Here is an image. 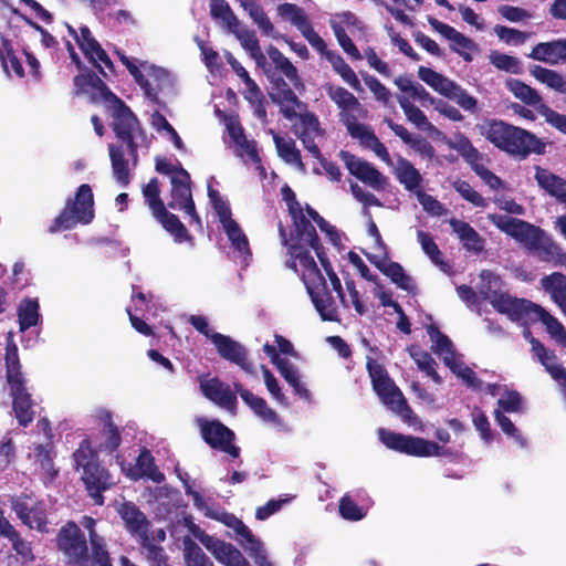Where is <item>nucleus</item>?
<instances>
[{"label": "nucleus", "instance_id": "obj_64", "mask_svg": "<svg viewBox=\"0 0 566 566\" xmlns=\"http://www.w3.org/2000/svg\"><path fill=\"white\" fill-rule=\"evenodd\" d=\"M151 125L157 130L167 132V134H169V136H170V139H171L174 146L177 149H179V150L185 149V144H184L181 137L179 136L177 130L172 127V125L167 120V118L160 112L156 111L151 115Z\"/></svg>", "mask_w": 566, "mask_h": 566}, {"label": "nucleus", "instance_id": "obj_9", "mask_svg": "<svg viewBox=\"0 0 566 566\" xmlns=\"http://www.w3.org/2000/svg\"><path fill=\"white\" fill-rule=\"evenodd\" d=\"M367 369L371 379L373 388L380 401L392 412L398 415L405 422L413 424L419 422L418 417L408 406L401 390L389 377L387 370L374 359H368Z\"/></svg>", "mask_w": 566, "mask_h": 566}, {"label": "nucleus", "instance_id": "obj_2", "mask_svg": "<svg viewBox=\"0 0 566 566\" xmlns=\"http://www.w3.org/2000/svg\"><path fill=\"white\" fill-rule=\"evenodd\" d=\"M491 222L501 231L518 241L528 254L542 262L565 264L566 253L539 227L522 219L502 214H490Z\"/></svg>", "mask_w": 566, "mask_h": 566}, {"label": "nucleus", "instance_id": "obj_11", "mask_svg": "<svg viewBox=\"0 0 566 566\" xmlns=\"http://www.w3.org/2000/svg\"><path fill=\"white\" fill-rule=\"evenodd\" d=\"M69 34L73 36L80 50L87 59V61L97 70L98 74L109 80L115 76V65L107 52L102 48L101 43L93 36L90 28L83 25L80 28V33L70 24L66 23Z\"/></svg>", "mask_w": 566, "mask_h": 566}, {"label": "nucleus", "instance_id": "obj_1", "mask_svg": "<svg viewBox=\"0 0 566 566\" xmlns=\"http://www.w3.org/2000/svg\"><path fill=\"white\" fill-rule=\"evenodd\" d=\"M290 217L293 228L289 237L285 227L279 223L282 243L287 247L286 266L300 274L303 283H326L311 254V250L321 243L315 227L303 210Z\"/></svg>", "mask_w": 566, "mask_h": 566}, {"label": "nucleus", "instance_id": "obj_25", "mask_svg": "<svg viewBox=\"0 0 566 566\" xmlns=\"http://www.w3.org/2000/svg\"><path fill=\"white\" fill-rule=\"evenodd\" d=\"M106 107L112 111V128L118 139L134 135L137 130L144 133L136 115L118 96L111 101Z\"/></svg>", "mask_w": 566, "mask_h": 566}, {"label": "nucleus", "instance_id": "obj_30", "mask_svg": "<svg viewBox=\"0 0 566 566\" xmlns=\"http://www.w3.org/2000/svg\"><path fill=\"white\" fill-rule=\"evenodd\" d=\"M527 56L551 65L566 63V38L537 43Z\"/></svg>", "mask_w": 566, "mask_h": 566}, {"label": "nucleus", "instance_id": "obj_34", "mask_svg": "<svg viewBox=\"0 0 566 566\" xmlns=\"http://www.w3.org/2000/svg\"><path fill=\"white\" fill-rule=\"evenodd\" d=\"M384 123L387 124L396 136L421 156L429 159L434 156V148L427 138L422 136L413 137L403 125L395 123L390 117H385Z\"/></svg>", "mask_w": 566, "mask_h": 566}, {"label": "nucleus", "instance_id": "obj_33", "mask_svg": "<svg viewBox=\"0 0 566 566\" xmlns=\"http://www.w3.org/2000/svg\"><path fill=\"white\" fill-rule=\"evenodd\" d=\"M53 457V448L50 444H39L34 449V470L45 485L53 483L59 474Z\"/></svg>", "mask_w": 566, "mask_h": 566}, {"label": "nucleus", "instance_id": "obj_60", "mask_svg": "<svg viewBox=\"0 0 566 566\" xmlns=\"http://www.w3.org/2000/svg\"><path fill=\"white\" fill-rule=\"evenodd\" d=\"M418 241L423 252L430 258V260L438 266L444 270L447 265L442 259V252L438 244L434 242L430 233L419 230L417 233Z\"/></svg>", "mask_w": 566, "mask_h": 566}, {"label": "nucleus", "instance_id": "obj_32", "mask_svg": "<svg viewBox=\"0 0 566 566\" xmlns=\"http://www.w3.org/2000/svg\"><path fill=\"white\" fill-rule=\"evenodd\" d=\"M126 474L133 480L147 478L155 483H161L165 480V475L159 471L153 454L147 449L142 450L137 457L136 465L129 467Z\"/></svg>", "mask_w": 566, "mask_h": 566}, {"label": "nucleus", "instance_id": "obj_61", "mask_svg": "<svg viewBox=\"0 0 566 566\" xmlns=\"http://www.w3.org/2000/svg\"><path fill=\"white\" fill-rule=\"evenodd\" d=\"M143 196L153 214L166 207L160 197V184L156 177L151 178L148 184L143 187Z\"/></svg>", "mask_w": 566, "mask_h": 566}, {"label": "nucleus", "instance_id": "obj_63", "mask_svg": "<svg viewBox=\"0 0 566 566\" xmlns=\"http://www.w3.org/2000/svg\"><path fill=\"white\" fill-rule=\"evenodd\" d=\"M446 97L454 101L464 111H474L478 105L476 98L470 95L464 88H462L455 82L452 83L451 87L446 94Z\"/></svg>", "mask_w": 566, "mask_h": 566}, {"label": "nucleus", "instance_id": "obj_17", "mask_svg": "<svg viewBox=\"0 0 566 566\" xmlns=\"http://www.w3.org/2000/svg\"><path fill=\"white\" fill-rule=\"evenodd\" d=\"M192 535L213 555L223 566H251L241 552L232 544L205 533L199 526L190 527Z\"/></svg>", "mask_w": 566, "mask_h": 566}, {"label": "nucleus", "instance_id": "obj_10", "mask_svg": "<svg viewBox=\"0 0 566 566\" xmlns=\"http://www.w3.org/2000/svg\"><path fill=\"white\" fill-rule=\"evenodd\" d=\"M94 217V195L91 186L83 184L77 188L74 197L66 200L64 208L54 218L48 231L56 233L73 229L78 223L90 224Z\"/></svg>", "mask_w": 566, "mask_h": 566}, {"label": "nucleus", "instance_id": "obj_5", "mask_svg": "<svg viewBox=\"0 0 566 566\" xmlns=\"http://www.w3.org/2000/svg\"><path fill=\"white\" fill-rule=\"evenodd\" d=\"M492 306L511 321L521 324H528L541 321L551 335L559 345L566 347V331L564 326L541 306L524 298H516L507 293H495L490 296Z\"/></svg>", "mask_w": 566, "mask_h": 566}, {"label": "nucleus", "instance_id": "obj_42", "mask_svg": "<svg viewBox=\"0 0 566 566\" xmlns=\"http://www.w3.org/2000/svg\"><path fill=\"white\" fill-rule=\"evenodd\" d=\"M229 32L237 36L242 48L250 53L251 57L259 66H263L265 64L266 59L261 51L259 40L254 31L242 28L240 23L237 28L230 29Z\"/></svg>", "mask_w": 566, "mask_h": 566}, {"label": "nucleus", "instance_id": "obj_18", "mask_svg": "<svg viewBox=\"0 0 566 566\" xmlns=\"http://www.w3.org/2000/svg\"><path fill=\"white\" fill-rule=\"evenodd\" d=\"M306 290L323 321H337V298L347 306L343 285H306Z\"/></svg>", "mask_w": 566, "mask_h": 566}, {"label": "nucleus", "instance_id": "obj_50", "mask_svg": "<svg viewBox=\"0 0 566 566\" xmlns=\"http://www.w3.org/2000/svg\"><path fill=\"white\" fill-rule=\"evenodd\" d=\"M210 15L222 21L228 31L240 24V20L226 0H210Z\"/></svg>", "mask_w": 566, "mask_h": 566}, {"label": "nucleus", "instance_id": "obj_28", "mask_svg": "<svg viewBox=\"0 0 566 566\" xmlns=\"http://www.w3.org/2000/svg\"><path fill=\"white\" fill-rule=\"evenodd\" d=\"M428 23L434 31L439 32L447 40L451 41L450 48L453 52L458 53L467 62L472 61V56L468 52L476 50V44L472 39L465 36L453 27L443 23L431 15H428Z\"/></svg>", "mask_w": 566, "mask_h": 566}, {"label": "nucleus", "instance_id": "obj_15", "mask_svg": "<svg viewBox=\"0 0 566 566\" xmlns=\"http://www.w3.org/2000/svg\"><path fill=\"white\" fill-rule=\"evenodd\" d=\"M56 544L69 564L83 566L87 562V543L74 522H67L59 532Z\"/></svg>", "mask_w": 566, "mask_h": 566}, {"label": "nucleus", "instance_id": "obj_52", "mask_svg": "<svg viewBox=\"0 0 566 566\" xmlns=\"http://www.w3.org/2000/svg\"><path fill=\"white\" fill-rule=\"evenodd\" d=\"M277 13L283 19L289 20L293 25H295L300 32L311 24L304 10L294 3L285 2L279 4Z\"/></svg>", "mask_w": 566, "mask_h": 566}, {"label": "nucleus", "instance_id": "obj_35", "mask_svg": "<svg viewBox=\"0 0 566 566\" xmlns=\"http://www.w3.org/2000/svg\"><path fill=\"white\" fill-rule=\"evenodd\" d=\"M273 142L277 156L287 165L294 166L301 174L307 172L306 166L302 160L300 149L296 147L295 140L292 138H284L271 129Z\"/></svg>", "mask_w": 566, "mask_h": 566}, {"label": "nucleus", "instance_id": "obj_45", "mask_svg": "<svg viewBox=\"0 0 566 566\" xmlns=\"http://www.w3.org/2000/svg\"><path fill=\"white\" fill-rule=\"evenodd\" d=\"M108 150L114 178L120 186H128L130 182V171L128 160L124 156L122 146L111 144Z\"/></svg>", "mask_w": 566, "mask_h": 566}, {"label": "nucleus", "instance_id": "obj_53", "mask_svg": "<svg viewBox=\"0 0 566 566\" xmlns=\"http://www.w3.org/2000/svg\"><path fill=\"white\" fill-rule=\"evenodd\" d=\"M184 562L185 566H214L201 547L189 537L184 539Z\"/></svg>", "mask_w": 566, "mask_h": 566}, {"label": "nucleus", "instance_id": "obj_43", "mask_svg": "<svg viewBox=\"0 0 566 566\" xmlns=\"http://www.w3.org/2000/svg\"><path fill=\"white\" fill-rule=\"evenodd\" d=\"M153 216L168 233L174 235L176 241L182 242L191 239L187 228L180 221L178 216L169 212L166 207L158 210Z\"/></svg>", "mask_w": 566, "mask_h": 566}, {"label": "nucleus", "instance_id": "obj_57", "mask_svg": "<svg viewBox=\"0 0 566 566\" xmlns=\"http://www.w3.org/2000/svg\"><path fill=\"white\" fill-rule=\"evenodd\" d=\"M450 370L455 374L459 378H461L469 387H472L478 390H482V381L476 377V374L468 367L463 360L461 355L458 356L454 360L447 365Z\"/></svg>", "mask_w": 566, "mask_h": 566}, {"label": "nucleus", "instance_id": "obj_55", "mask_svg": "<svg viewBox=\"0 0 566 566\" xmlns=\"http://www.w3.org/2000/svg\"><path fill=\"white\" fill-rule=\"evenodd\" d=\"M0 60H1L3 69L7 72H8V62H9L13 72L19 77H23V75H24L23 66L14 53L11 41L3 35H0Z\"/></svg>", "mask_w": 566, "mask_h": 566}, {"label": "nucleus", "instance_id": "obj_23", "mask_svg": "<svg viewBox=\"0 0 566 566\" xmlns=\"http://www.w3.org/2000/svg\"><path fill=\"white\" fill-rule=\"evenodd\" d=\"M342 122L352 138L358 139L364 147L371 149L386 164H391L387 147L379 140L370 126L358 123L356 116L350 114H345Z\"/></svg>", "mask_w": 566, "mask_h": 566}, {"label": "nucleus", "instance_id": "obj_14", "mask_svg": "<svg viewBox=\"0 0 566 566\" xmlns=\"http://www.w3.org/2000/svg\"><path fill=\"white\" fill-rule=\"evenodd\" d=\"M170 201L168 208L181 210L189 217L190 224L201 227V219L196 211V205L191 191V178L185 168L179 169V175L171 176Z\"/></svg>", "mask_w": 566, "mask_h": 566}, {"label": "nucleus", "instance_id": "obj_22", "mask_svg": "<svg viewBox=\"0 0 566 566\" xmlns=\"http://www.w3.org/2000/svg\"><path fill=\"white\" fill-rule=\"evenodd\" d=\"M115 510L124 522L126 531L138 542L150 539V522L133 502H117Z\"/></svg>", "mask_w": 566, "mask_h": 566}, {"label": "nucleus", "instance_id": "obj_4", "mask_svg": "<svg viewBox=\"0 0 566 566\" xmlns=\"http://www.w3.org/2000/svg\"><path fill=\"white\" fill-rule=\"evenodd\" d=\"M480 132L494 147L521 160L532 154L544 155L546 153V144L543 139L527 129L502 119H485Z\"/></svg>", "mask_w": 566, "mask_h": 566}, {"label": "nucleus", "instance_id": "obj_59", "mask_svg": "<svg viewBox=\"0 0 566 566\" xmlns=\"http://www.w3.org/2000/svg\"><path fill=\"white\" fill-rule=\"evenodd\" d=\"M398 103L410 123L416 125L418 128L431 127V123L428 120L424 113L419 107L413 105L407 97L399 96Z\"/></svg>", "mask_w": 566, "mask_h": 566}, {"label": "nucleus", "instance_id": "obj_6", "mask_svg": "<svg viewBox=\"0 0 566 566\" xmlns=\"http://www.w3.org/2000/svg\"><path fill=\"white\" fill-rule=\"evenodd\" d=\"M73 459L75 469L81 472V479L95 504L103 505L104 496L102 493L114 485L115 481L109 472L101 465L90 439L81 441L73 453Z\"/></svg>", "mask_w": 566, "mask_h": 566}, {"label": "nucleus", "instance_id": "obj_44", "mask_svg": "<svg viewBox=\"0 0 566 566\" xmlns=\"http://www.w3.org/2000/svg\"><path fill=\"white\" fill-rule=\"evenodd\" d=\"M325 91L328 97L343 111L342 117L345 114H349L350 111H358L361 104L357 97L342 86H334L333 84H326Z\"/></svg>", "mask_w": 566, "mask_h": 566}, {"label": "nucleus", "instance_id": "obj_49", "mask_svg": "<svg viewBox=\"0 0 566 566\" xmlns=\"http://www.w3.org/2000/svg\"><path fill=\"white\" fill-rule=\"evenodd\" d=\"M409 354L420 370L426 373V375L430 377L436 384L442 382V378L434 369L436 361L429 353L422 350L419 347L411 346L409 348Z\"/></svg>", "mask_w": 566, "mask_h": 566}, {"label": "nucleus", "instance_id": "obj_7", "mask_svg": "<svg viewBox=\"0 0 566 566\" xmlns=\"http://www.w3.org/2000/svg\"><path fill=\"white\" fill-rule=\"evenodd\" d=\"M6 369L7 380L13 398V411L19 423L27 427L33 420V411L30 394L25 388V380L21 373V365L18 354V347L14 343L12 333L8 334L6 345Z\"/></svg>", "mask_w": 566, "mask_h": 566}, {"label": "nucleus", "instance_id": "obj_48", "mask_svg": "<svg viewBox=\"0 0 566 566\" xmlns=\"http://www.w3.org/2000/svg\"><path fill=\"white\" fill-rule=\"evenodd\" d=\"M418 76L432 90H434L436 92L443 96H446L447 92L454 82L427 66H419Z\"/></svg>", "mask_w": 566, "mask_h": 566}, {"label": "nucleus", "instance_id": "obj_12", "mask_svg": "<svg viewBox=\"0 0 566 566\" xmlns=\"http://www.w3.org/2000/svg\"><path fill=\"white\" fill-rule=\"evenodd\" d=\"M506 88L526 105L533 106L536 112L545 117L546 123L566 135V115L559 114L543 103L541 94L532 86L518 78H509Z\"/></svg>", "mask_w": 566, "mask_h": 566}, {"label": "nucleus", "instance_id": "obj_29", "mask_svg": "<svg viewBox=\"0 0 566 566\" xmlns=\"http://www.w3.org/2000/svg\"><path fill=\"white\" fill-rule=\"evenodd\" d=\"M233 387L244 403L253 411V413L260 418L263 422L273 424L275 427H283V421L280 416L273 410L266 402L265 399L259 397L245 389L242 384L234 382Z\"/></svg>", "mask_w": 566, "mask_h": 566}, {"label": "nucleus", "instance_id": "obj_37", "mask_svg": "<svg viewBox=\"0 0 566 566\" xmlns=\"http://www.w3.org/2000/svg\"><path fill=\"white\" fill-rule=\"evenodd\" d=\"M452 230L457 233L458 238L463 242V247L468 251L480 253L484 249V239L471 227L468 222L452 218L449 221Z\"/></svg>", "mask_w": 566, "mask_h": 566}, {"label": "nucleus", "instance_id": "obj_54", "mask_svg": "<svg viewBox=\"0 0 566 566\" xmlns=\"http://www.w3.org/2000/svg\"><path fill=\"white\" fill-rule=\"evenodd\" d=\"M219 221L222 223L223 229L233 248L238 251H248L249 241L238 222L232 219L231 214H229L227 218L220 219Z\"/></svg>", "mask_w": 566, "mask_h": 566}, {"label": "nucleus", "instance_id": "obj_51", "mask_svg": "<svg viewBox=\"0 0 566 566\" xmlns=\"http://www.w3.org/2000/svg\"><path fill=\"white\" fill-rule=\"evenodd\" d=\"M327 59L333 65L334 71L355 91H361V84L354 70L345 60L336 53L327 54Z\"/></svg>", "mask_w": 566, "mask_h": 566}, {"label": "nucleus", "instance_id": "obj_21", "mask_svg": "<svg viewBox=\"0 0 566 566\" xmlns=\"http://www.w3.org/2000/svg\"><path fill=\"white\" fill-rule=\"evenodd\" d=\"M271 101L280 107L284 118L291 120L297 116L296 109L305 108V104L297 97L295 92L282 76H271Z\"/></svg>", "mask_w": 566, "mask_h": 566}, {"label": "nucleus", "instance_id": "obj_40", "mask_svg": "<svg viewBox=\"0 0 566 566\" xmlns=\"http://www.w3.org/2000/svg\"><path fill=\"white\" fill-rule=\"evenodd\" d=\"M268 54L271 61L275 64V67L286 76L296 91L301 93L305 90V85L298 75L297 69L277 48L270 45Z\"/></svg>", "mask_w": 566, "mask_h": 566}, {"label": "nucleus", "instance_id": "obj_3", "mask_svg": "<svg viewBox=\"0 0 566 566\" xmlns=\"http://www.w3.org/2000/svg\"><path fill=\"white\" fill-rule=\"evenodd\" d=\"M480 132L494 147L521 160L532 154L544 155L546 153V144L543 139L527 129L502 119H485Z\"/></svg>", "mask_w": 566, "mask_h": 566}, {"label": "nucleus", "instance_id": "obj_62", "mask_svg": "<svg viewBox=\"0 0 566 566\" xmlns=\"http://www.w3.org/2000/svg\"><path fill=\"white\" fill-rule=\"evenodd\" d=\"M494 419L501 430L509 437L514 439V441L521 447L526 448L527 441L521 434L520 430L514 426V423L507 418L502 410H494L493 412Z\"/></svg>", "mask_w": 566, "mask_h": 566}, {"label": "nucleus", "instance_id": "obj_56", "mask_svg": "<svg viewBox=\"0 0 566 566\" xmlns=\"http://www.w3.org/2000/svg\"><path fill=\"white\" fill-rule=\"evenodd\" d=\"M449 146L455 149L463 157V159L470 165L471 169L482 160L481 153L464 135H460L457 143H449Z\"/></svg>", "mask_w": 566, "mask_h": 566}, {"label": "nucleus", "instance_id": "obj_38", "mask_svg": "<svg viewBox=\"0 0 566 566\" xmlns=\"http://www.w3.org/2000/svg\"><path fill=\"white\" fill-rule=\"evenodd\" d=\"M17 316L21 333L40 325L42 323V315L39 301L30 297L23 298L17 307Z\"/></svg>", "mask_w": 566, "mask_h": 566}, {"label": "nucleus", "instance_id": "obj_8", "mask_svg": "<svg viewBox=\"0 0 566 566\" xmlns=\"http://www.w3.org/2000/svg\"><path fill=\"white\" fill-rule=\"evenodd\" d=\"M205 516L219 521L234 532L233 538L247 551L258 566H272L266 558L263 544L251 533L249 527L235 515L226 512L216 502L207 500L198 510Z\"/></svg>", "mask_w": 566, "mask_h": 566}, {"label": "nucleus", "instance_id": "obj_47", "mask_svg": "<svg viewBox=\"0 0 566 566\" xmlns=\"http://www.w3.org/2000/svg\"><path fill=\"white\" fill-rule=\"evenodd\" d=\"M480 291L475 292L471 285H458L457 293L459 297L469 306L479 305L482 301H489L495 293H503L501 290H493V285H480Z\"/></svg>", "mask_w": 566, "mask_h": 566}, {"label": "nucleus", "instance_id": "obj_26", "mask_svg": "<svg viewBox=\"0 0 566 566\" xmlns=\"http://www.w3.org/2000/svg\"><path fill=\"white\" fill-rule=\"evenodd\" d=\"M200 390L203 396L230 412L237 409V391L218 378H199Z\"/></svg>", "mask_w": 566, "mask_h": 566}, {"label": "nucleus", "instance_id": "obj_31", "mask_svg": "<svg viewBox=\"0 0 566 566\" xmlns=\"http://www.w3.org/2000/svg\"><path fill=\"white\" fill-rule=\"evenodd\" d=\"M151 302L153 296L146 295L143 292H136L135 289H133L132 294V306L127 307V314L129 316V321L132 323V326L140 334L145 336L153 335L151 327L140 317H138V314L144 312H149L151 310Z\"/></svg>", "mask_w": 566, "mask_h": 566}, {"label": "nucleus", "instance_id": "obj_16", "mask_svg": "<svg viewBox=\"0 0 566 566\" xmlns=\"http://www.w3.org/2000/svg\"><path fill=\"white\" fill-rule=\"evenodd\" d=\"M73 95L88 97L93 104L104 103L105 106L116 98L104 80L92 69H85L73 77Z\"/></svg>", "mask_w": 566, "mask_h": 566}, {"label": "nucleus", "instance_id": "obj_39", "mask_svg": "<svg viewBox=\"0 0 566 566\" xmlns=\"http://www.w3.org/2000/svg\"><path fill=\"white\" fill-rule=\"evenodd\" d=\"M395 176L406 190L416 193L421 190L422 176L408 159L398 158Z\"/></svg>", "mask_w": 566, "mask_h": 566}, {"label": "nucleus", "instance_id": "obj_19", "mask_svg": "<svg viewBox=\"0 0 566 566\" xmlns=\"http://www.w3.org/2000/svg\"><path fill=\"white\" fill-rule=\"evenodd\" d=\"M339 157L344 161L348 171L358 180L377 191L386 188L388 184L387 177L384 176L373 164L347 150H340Z\"/></svg>", "mask_w": 566, "mask_h": 566}, {"label": "nucleus", "instance_id": "obj_36", "mask_svg": "<svg viewBox=\"0 0 566 566\" xmlns=\"http://www.w3.org/2000/svg\"><path fill=\"white\" fill-rule=\"evenodd\" d=\"M537 185L549 196L555 197L560 202L566 203V180L548 169L541 166L535 167L534 176Z\"/></svg>", "mask_w": 566, "mask_h": 566}, {"label": "nucleus", "instance_id": "obj_13", "mask_svg": "<svg viewBox=\"0 0 566 566\" xmlns=\"http://www.w3.org/2000/svg\"><path fill=\"white\" fill-rule=\"evenodd\" d=\"M380 441L389 449L403 452L413 457L441 455V448L432 441L423 438L406 436L387 429H379Z\"/></svg>", "mask_w": 566, "mask_h": 566}, {"label": "nucleus", "instance_id": "obj_46", "mask_svg": "<svg viewBox=\"0 0 566 566\" xmlns=\"http://www.w3.org/2000/svg\"><path fill=\"white\" fill-rule=\"evenodd\" d=\"M530 73L547 87L558 93L566 94V78L557 71L541 65H533L530 69Z\"/></svg>", "mask_w": 566, "mask_h": 566}, {"label": "nucleus", "instance_id": "obj_24", "mask_svg": "<svg viewBox=\"0 0 566 566\" xmlns=\"http://www.w3.org/2000/svg\"><path fill=\"white\" fill-rule=\"evenodd\" d=\"M12 509L28 527L46 532L48 518L44 503L30 496H20L12 500Z\"/></svg>", "mask_w": 566, "mask_h": 566}, {"label": "nucleus", "instance_id": "obj_27", "mask_svg": "<svg viewBox=\"0 0 566 566\" xmlns=\"http://www.w3.org/2000/svg\"><path fill=\"white\" fill-rule=\"evenodd\" d=\"M211 342L222 358L240 366L247 374H254V367L248 360V353L240 343L220 333L211 335Z\"/></svg>", "mask_w": 566, "mask_h": 566}, {"label": "nucleus", "instance_id": "obj_58", "mask_svg": "<svg viewBox=\"0 0 566 566\" xmlns=\"http://www.w3.org/2000/svg\"><path fill=\"white\" fill-rule=\"evenodd\" d=\"M495 410H502L503 413H520L524 411V400L522 396L514 390L504 389L501 397L497 400V408Z\"/></svg>", "mask_w": 566, "mask_h": 566}, {"label": "nucleus", "instance_id": "obj_20", "mask_svg": "<svg viewBox=\"0 0 566 566\" xmlns=\"http://www.w3.org/2000/svg\"><path fill=\"white\" fill-rule=\"evenodd\" d=\"M203 440L213 449H218L233 458L239 457L240 449L233 444L234 433L218 420H199Z\"/></svg>", "mask_w": 566, "mask_h": 566}, {"label": "nucleus", "instance_id": "obj_41", "mask_svg": "<svg viewBox=\"0 0 566 566\" xmlns=\"http://www.w3.org/2000/svg\"><path fill=\"white\" fill-rule=\"evenodd\" d=\"M428 335L431 340V349L434 354L442 358L446 365L450 364L460 356L451 342V339L442 334L434 325L427 327Z\"/></svg>", "mask_w": 566, "mask_h": 566}]
</instances>
